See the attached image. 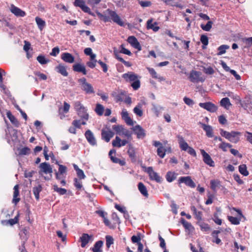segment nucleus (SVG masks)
Listing matches in <instances>:
<instances>
[{
    "label": "nucleus",
    "instance_id": "f257e3e1",
    "mask_svg": "<svg viewBox=\"0 0 252 252\" xmlns=\"http://www.w3.org/2000/svg\"><path fill=\"white\" fill-rule=\"evenodd\" d=\"M79 86L80 89L87 94H91L94 93V89L93 86L87 82V79L82 77L78 80Z\"/></svg>",
    "mask_w": 252,
    "mask_h": 252
},
{
    "label": "nucleus",
    "instance_id": "f03ea898",
    "mask_svg": "<svg viewBox=\"0 0 252 252\" xmlns=\"http://www.w3.org/2000/svg\"><path fill=\"white\" fill-rule=\"evenodd\" d=\"M241 133L238 131H231L228 132L221 129V136L225 137L230 142L236 143L239 141Z\"/></svg>",
    "mask_w": 252,
    "mask_h": 252
},
{
    "label": "nucleus",
    "instance_id": "7ed1b4c3",
    "mask_svg": "<svg viewBox=\"0 0 252 252\" xmlns=\"http://www.w3.org/2000/svg\"><path fill=\"white\" fill-rule=\"evenodd\" d=\"M189 81L193 83L203 82L205 81V78L202 75V73L195 70H192L190 71L189 75Z\"/></svg>",
    "mask_w": 252,
    "mask_h": 252
},
{
    "label": "nucleus",
    "instance_id": "20e7f679",
    "mask_svg": "<svg viewBox=\"0 0 252 252\" xmlns=\"http://www.w3.org/2000/svg\"><path fill=\"white\" fill-rule=\"evenodd\" d=\"M74 108L77 111L78 115L82 119L87 120L89 118V115L87 113V109L79 101L74 103Z\"/></svg>",
    "mask_w": 252,
    "mask_h": 252
},
{
    "label": "nucleus",
    "instance_id": "39448f33",
    "mask_svg": "<svg viewBox=\"0 0 252 252\" xmlns=\"http://www.w3.org/2000/svg\"><path fill=\"white\" fill-rule=\"evenodd\" d=\"M39 167L40 168L39 174L40 175H42L43 173L46 174H50V177H44L45 180H50L52 177L51 173L53 172L52 168L50 164L46 162H42L39 164Z\"/></svg>",
    "mask_w": 252,
    "mask_h": 252
},
{
    "label": "nucleus",
    "instance_id": "423d86ee",
    "mask_svg": "<svg viewBox=\"0 0 252 252\" xmlns=\"http://www.w3.org/2000/svg\"><path fill=\"white\" fill-rule=\"evenodd\" d=\"M106 12L107 14L110 16L111 20H112L114 23H116L120 26H123L124 25V22L121 20L120 16L115 11L107 9L106 10Z\"/></svg>",
    "mask_w": 252,
    "mask_h": 252
},
{
    "label": "nucleus",
    "instance_id": "0eeeda50",
    "mask_svg": "<svg viewBox=\"0 0 252 252\" xmlns=\"http://www.w3.org/2000/svg\"><path fill=\"white\" fill-rule=\"evenodd\" d=\"M145 168V171L149 174L150 178L152 180H155L157 182L160 183L162 181V178L158 174L155 172L152 167H148Z\"/></svg>",
    "mask_w": 252,
    "mask_h": 252
},
{
    "label": "nucleus",
    "instance_id": "6e6552de",
    "mask_svg": "<svg viewBox=\"0 0 252 252\" xmlns=\"http://www.w3.org/2000/svg\"><path fill=\"white\" fill-rule=\"evenodd\" d=\"M74 6L80 7L84 12L89 13L90 15H94L93 13L91 11L90 8L86 5L84 0H75L74 2Z\"/></svg>",
    "mask_w": 252,
    "mask_h": 252
},
{
    "label": "nucleus",
    "instance_id": "1a4fd4ad",
    "mask_svg": "<svg viewBox=\"0 0 252 252\" xmlns=\"http://www.w3.org/2000/svg\"><path fill=\"white\" fill-rule=\"evenodd\" d=\"M138 139H143L146 136L145 130L140 126L136 125L132 128Z\"/></svg>",
    "mask_w": 252,
    "mask_h": 252
},
{
    "label": "nucleus",
    "instance_id": "9d476101",
    "mask_svg": "<svg viewBox=\"0 0 252 252\" xmlns=\"http://www.w3.org/2000/svg\"><path fill=\"white\" fill-rule=\"evenodd\" d=\"M126 95V92L122 90L118 91L117 92L114 91L111 94V95L114 97L116 102L122 101Z\"/></svg>",
    "mask_w": 252,
    "mask_h": 252
},
{
    "label": "nucleus",
    "instance_id": "9b49d317",
    "mask_svg": "<svg viewBox=\"0 0 252 252\" xmlns=\"http://www.w3.org/2000/svg\"><path fill=\"white\" fill-rule=\"evenodd\" d=\"M200 152L203 158L204 162L210 166H214V162L212 160L211 157L204 150H200Z\"/></svg>",
    "mask_w": 252,
    "mask_h": 252
},
{
    "label": "nucleus",
    "instance_id": "f8f14e48",
    "mask_svg": "<svg viewBox=\"0 0 252 252\" xmlns=\"http://www.w3.org/2000/svg\"><path fill=\"white\" fill-rule=\"evenodd\" d=\"M85 136L90 145L94 146L96 144V141L94 136L90 130L88 129L85 132Z\"/></svg>",
    "mask_w": 252,
    "mask_h": 252
},
{
    "label": "nucleus",
    "instance_id": "ddd939ff",
    "mask_svg": "<svg viewBox=\"0 0 252 252\" xmlns=\"http://www.w3.org/2000/svg\"><path fill=\"white\" fill-rule=\"evenodd\" d=\"M179 183H185L187 186H189L191 188H194L195 184L194 182L191 180L190 177H181L179 180Z\"/></svg>",
    "mask_w": 252,
    "mask_h": 252
},
{
    "label": "nucleus",
    "instance_id": "4468645a",
    "mask_svg": "<svg viewBox=\"0 0 252 252\" xmlns=\"http://www.w3.org/2000/svg\"><path fill=\"white\" fill-rule=\"evenodd\" d=\"M114 135V133L110 130H101V137L102 139L105 140L106 142H108L110 139L113 137Z\"/></svg>",
    "mask_w": 252,
    "mask_h": 252
},
{
    "label": "nucleus",
    "instance_id": "2eb2a0df",
    "mask_svg": "<svg viewBox=\"0 0 252 252\" xmlns=\"http://www.w3.org/2000/svg\"><path fill=\"white\" fill-rule=\"evenodd\" d=\"M122 77L126 82H133L136 79H138V75L132 72H128L127 73L123 74L122 75Z\"/></svg>",
    "mask_w": 252,
    "mask_h": 252
},
{
    "label": "nucleus",
    "instance_id": "dca6fc26",
    "mask_svg": "<svg viewBox=\"0 0 252 252\" xmlns=\"http://www.w3.org/2000/svg\"><path fill=\"white\" fill-rule=\"evenodd\" d=\"M121 116L122 119L125 121L127 125L129 126L133 125V122L132 120L129 116L127 111L125 109H123L122 110Z\"/></svg>",
    "mask_w": 252,
    "mask_h": 252
},
{
    "label": "nucleus",
    "instance_id": "f3484780",
    "mask_svg": "<svg viewBox=\"0 0 252 252\" xmlns=\"http://www.w3.org/2000/svg\"><path fill=\"white\" fill-rule=\"evenodd\" d=\"M199 105L201 107L211 112H214L217 109V107L211 102L200 103Z\"/></svg>",
    "mask_w": 252,
    "mask_h": 252
},
{
    "label": "nucleus",
    "instance_id": "a211bd4d",
    "mask_svg": "<svg viewBox=\"0 0 252 252\" xmlns=\"http://www.w3.org/2000/svg\"><path fill=\"white\" fill-rule=\"evenodd\" d=\"M10 11L15 15L17 17H24L26 15V13L22 10L19 8L15 6L13 4H11L10 6Z\"/></svg>",
    "mask_w": 252,
    "mask_h": 252
},
{
    "label": "nucleus",
    "instance_id": "6ab92c4d",
    "mask_svg": "<svg viewBox=\"0 0 252 252\" xmlns=\"http://www.w3.org/2000/svg\"><path fill=\"white\" fill-rule=\"evenodd\" d=\"M128 42L131 45L132 47L139 51L141 50V46L138 41L137 39L133 36H129L127 38Z\"/></svg>",
    "mask_w": 252,
    "mask_h": 252
},
{
    "label": "nucleus",
    "instance_id": "aec40b11",
    "mask_svg": "<svg viewBox=\"0 0 252 252\" xmlns=\"http://www.w3.org/2000/svg\"><path fill=\"white\" fill-rule=\"evenodd\" d=\"M198 125L201 126L203 130L206 132V135L208 137H212L213 136V128L211 126L201 122H199Z\"/></svg>",
    "mask_w": 252,
    "mask_h": 252
},
{
    "label": "nucleus",
    "instance_id": "412c9836",
    "mask_svg": "<svg viewBox=\"0 0 252 252\" xmlns=\"http://www.w3.org/2000/svg\"><path fill=\"white\" fill-rule=\"evenodd\" d=\"M178 141L180 148L184 151H187L189 147L188 144L185 141L183 136L181 135L177 136Z\"/></svg>",
    "mask_w": 252,
    "mask_h": 252
},
{
    "label": "nucleus",
    "instance_id": "4be33fe9",
    "mask_svg": "<svg viewBox=\"0 0 252 252\" xmlns=\"http://www.w3.org/2000/svg\"><path fill=\"white\" fill-rule=\"evenodd\" d=\"M56 164L59 165V172H56V178L57 180H60L62 179L61 175H63L66 173L67 171V168L65 166L62 164H59L58 161H56Z\"/></svg>",
    "mask_w": 252,
    "mask_h": 252
},
{
    "label": "nucleus",
    "instance_id": "5701e85b",
    "mask_svg": "<svg viewBox=\"0 0 252 252\" xmlns=\"http://www.w3.org/2000/svg\"><path fill=\"white\" fill-rule=\"evenodd\" d=\"M61 59L66 63H73L74 62V57L69 53H63L61 55Z\"/></svg>",
    "mask_w": 252,
    "mask_h": 252
},
{
    "label": "nucleus",
    "instance_id": "b1692460",
    "mask_svg": "<svg viewBox=\"0 0 252 252\" xmlns=\"http://www.w3.org/2000/svg\"><path fill=\"white\" fill-rule=\"evenodd\" d=\"M92 236L89 235L88 234L83 233L82 236L80 238V242H81V246L82 248H84L87 244L89 243L91 239Z\"/></svg>",
    "mask_w": 252,
    "mask_h": 252
},
{
    "label": "nucleus",
    "instance_id": "393cba45",
    "mask_svg": "<svg viewBox=\"0 0 252 252\" xmlns=\"http://www.w3.org/2000/svg\"><path fill=\"white\" fill-rule=\"evenodd\" d=\"M73 68L74 71L82 72L84 75L87 74V71L85 66L80 63L74 64L73 65Z\"/></svg>",
    "mask_w": 252,
    "mask_h": 252
},
{
    "label": "nucleus",
    "instance_id": "a878e982",
    "mask_svg": "<svg viewBox=\"0 0 252 252\" xmlns=\"http://www.w3.org/2000/svg\"><path fill=\"white\" fill-rule=\"evenodd\" d=\"M237 213V216L236 217H228L229 220H240L243 219H245L244 216L242 215L241 211L240 210L236 209L235 208L233 209Z\"/></svg>",
    "mask_w": 252,
    "mask_h": 252
},
{
    "label": "nucleus",
    "instance_id": "bb28decb",
    "mask_svg": "<svg viewBox=\"0 0 252 252\" xmlns=\"http://www.w3.org/2000/svg\"><path fill=\"white\" fill-rule=\"evenodd\" d=\"M19 195V186L16 185L14 187L13 199L12 200L13 203L15 204H16L20 201V198L17 197Z\"/></svg>",
    "mask_w": 252,
    "mask_h": 252
},
{
    "label": "nucleus",
    "instance_id": "cd10ccee",
    "mask_svg": "<svg viewBox=\"0 0 252 252\" xmlns=\"http://www.w3.org/2000/svg\"><path fill=\"white\" fill-rule=\"evenodd\" d=\"M147 69L149 71V73L151 75L153 78L158 79L160 81L164 80V78L162 76H159L155 70L153 68L147 67Z\"/></svg>",
    "mask_w": 252,
    "mask_h": 252
},
{
    "label": "nucleus",
    "instance_id": "c85d7f7f",
    "mask_svg": "<svg viewBox=\"0 0 252 252\" xmlns=\"http://www.w3.org/2000/svg\"><path fill=\"white\" fill-rule=\"evenodd\" d=\"M221 106L226 110H229L232 106V104L228 97H226L221 99Z\"/></svg>",
    "mask_w": 252,
    "mask_h": 252
},
{
    "label": "nucleus",
    "instance_id": "c756f323",
    "mask_svg": "<svg viewBox=\"0 0 252 252\" xmlns=\"http://www.w3.org/2000/svg\"><path fill=\"white\" fill-rule=\"evenodd\" d=\"M138 188L139 190L143 196L147 197L148 196V193L146 187L142 183L140 182L138 183Z\"/></svg>",
    "mask_w": 252,
    "mask_h": 252
},
{
    "label": "nucleus",
    "instance_id": "7c9ffc66",
    "mask_svg": "<svg viewBox=\"0 0 252 252\" xmlns=\"http://www.w3.org/2000/svg\"><path fill=\"white\" fill-rule=\"evenodd\" d=\"M177 176V174L174 172L169 171L166 173L165 178L166 180L170 183L176 179Z\"/></svg>",
    "mask_w": 252,
    "mask_h": 252
},
{
    "label": "nucleus",
    "instance_id": "2f4dec72",
    "mask_svg": "<svg viewBox=\"0 0 252 252\" xmlns=\"http://www.w3.org/2000/svg\"><path fill=\"white\" fill-rule=\"evenodd\" d=\"M42 190V186L41 185H38L32 188V191L36 200L39 199V193Z\"/></svg>",
    "mask_w": 252,
    "mask_h": 252
},
{
    "label": "nucleus",
    "instance_id": "473e14b6",
    "mask_svg": "<svg viewBox=\"0 0 252 252\" xmlns=\"http://www.w3.org/2000/svg\"><path fill=\"white\" fill-rule=\"evenodd\" d=\"M6 115L11 123L17 127L19 126V123L18 121L9 111L7 112Z\"/></svg>",
    "mask_w": 252,
    "mask_h": 252
},
{
    "label": "nucleus",
    "instance_id": "72a5a7b5",
    "mask_svg": "<svg viewBox=\"0 0 252 252\" xmlns=\"http://www.w3.org/2000/svg\"><path fill=\"white\" fill-rule=\"evenodd\" d=\"M56 69L59 73H61L63 76H67L68 75L66 67L64 66L62 64H59L56 67Z\"/></svg>",
    "mask_w": 252,
    "mask_h": 252
},
{
    "label": "nucleus",
    "instance_id": "f704fd0d",
    "mask_svg": "<svg viewBox=\"0 0 252 252\" xmlns=\"http://www.w3.org/2000/svg\"><path fill=\"white\" fill-rule=\"evenodd\" d=\"M251 104V98L249 96H246L245 97L244 100L241 102V105L245 109H247L248 108L250 107Z\"/></svg>",
    "mask_w": 252,
    "mask_h": 252
},
{
    "label": "nucleus",
    "instance_id": "c9c22d12",
    "mask_svg": "<svg viewBox=\"0 0 252 252\" xmlns=\"http://www.w3.org/2000/svg\"><path fill=\"white\" fill-rule=\"evenodd\" d=\"M35 20L38 28L40 31H42L45 26V22L38 17H36Z\"/></svg>",
    "mask_w": 252,
    "mask_h": 252
},
{
    "label": "nucleus",
    "instance_id": "e433bc0d",
    "mask_svg": "<svg viewBox=\"0 0 252 252\" xmlns=\"http://www.w3.org/2000/svg\"><path fill=\"white\" fill-rule=\"evenodd\" d=\"M142 104L141 103H138V105L133 109L134 113L139 117H141L143 114L142 110Z\"/></svg>",
    "mask_w": 252,
    "mask_h": 252
},
{
    "label": "nucleus",
    "instance_id": "4c0bfd02",
    "mask_svg": "<svg viewBox=\"0 0 252 252\" xmlns=\"http://www.w3.org/2000/svg\"><path fill=\"white\" fill-rule=\"evenodd\" d=\"M103 245L102 241H98L95 243L94 247L92 248L93 252H101V248Z\"/></svg>",
    "mask_w": 252,
    "mask_h": 252
},
{
    "label": "nucleus",
    "instance_id": "58836bf2",
    "mask_svg": "<svg viewBox=\"0 0 252 252\" xmlns=\"http://www.w3.org/2000/svg\"><path fill=\"white\" fill-rule=\"evenodd\" d=\"M184 227L189 233H192L193 231L194 228L189 221H181Z\"/></svg>",
    "mask_w": 252,
    "mask_h": 252
},
{
    "label": "nucleus",
    "instance_id": "ea45409f",
    "mask_svg": "<svg viewBox=\"0 0 252 252\" xmlns=\"http://www.w3.org/2000/svg\"><path fill=\"white\" fill-rule=\"evenodd\" d=\"M213 22L211 21H208L206 24H201V28L204 31L209 32L212 27Z\"/></svg>",
    "mask_w": 252,
    "mask_h": 252
},
{
    "label": "nucleus",
    "instance_id": "a19ab883",
    "mask_svg": "<svg viewBox=\"0 0 252 252\" xmlns=\"http://www.w3.org/2000/svg\"><path fill=\"white\" fill-rule=\"evenodd\" d=\"M239 171L241 174L245 176H247L249 174L246 164L240 165L239 166Z\"/></svg>",
    "mask_w": 252,
    "mask_h": 252
},
{
    "label": "nucleus",
    "instance_id": "79ce46f5",
    "mask_svg": "<svg viewBox=\"0 0 252 252\" xmlns=\"http://www.w3.org/2000/svg\"><path fill=\"white\" fill-rule=\"evenodd\" d=\"M115 208L121 212L122 213L124 214V217L126 219V216H128L127 211L126 210V207L124 206H122L119 204H116L115 205Z\"/></svg>",
    "mask_w": 252,
    "mask_h": 252
},
{
    "label": "nucleus",
    "instance_id": "37998d69",
    "mask_svg": "<svg viewBox=\"0 0 252 252\" xmlns=\"http://www.w3.org/2000/svg\"><path fill=\"white\" fill-rule=\"evenodd\" d=\"M147 28L152 29L154 32H157L159 29L156 23L153 24L152 21L150 20L147 21Z\"/></svg>",
    "mask_w": 252,
    "mask_h": 252
},
{
    "label": "nucleus",
    "instance_id": "c03bdc74",
    "mask_svg": "<svg viewBox=\"0 0 252 252\" xmlns=\"http://www.w3.org/2000/svg\"><path fill=\"white\" fill-rule=\"evenodd\" d=\"M211 188L215 191L220 188V182L218 180H213L211 181Z\"/></svg>",
    "mask_w": 252,
    "mask_h": 252
},
{
    "label": "nucleus",
    "instance_id": "a18cd8bd",
    "mask_svg": "<svg viewBox=\"0 0 252 252\" xmlns=\"http://www.w3.org/2000/svg\"><path fill=\"white\" fill-rule=\"evenodd\" d=\"M53 189L55 191L58 192L60 195H64L66 194L67 190L65 189L59 188L57 185L53 186Z\"/></svg>",
    "mask_w": 252,
    "mask_h": 252
},
{
    "label": "nucleus",
    "instance_id": "49530a36",
    "mask_svg": "<svg viewBox=\"0 0 252 252\" xmlns=\"http://www.w3.org/2000/svg\"><path fill=\"white\" fill-rule=\"evenodd\" d=\"M167 150L163 146L158 148L157 154L161 158H163L165 157V153Z\"/></svg>",
    "mask_w": 252,
    "mask_h": 252
},
{
    "label": "nucleus",
    "instance_id": "de8ad7c7",
    "mask_svg": "<svg viewBox=\"0 0 252 252\" xmlns=\"http://www.w3.org/2000/svg\"><path fill=\"white\" fill-rule=\"evenodd\" d=\"M197 223L202 231L207 232L210 230V228L208 224L204 223V221H197Z\"/></svg>",
    "mask_w": 252,
    "mask_h": 252
},
{
    "label": "nucleus",
    "instance_id": "09e8293b",
    "mask_svg": "<svg viewBox=\"0 0 252 252\" xmlns=\"http://www.w3.org/2000/svg\"><path fill=\"white\" fill-rule=\"evenodd\" d=\"M104 109V107L102 105L99 103L96 104L95 111L99 116L102 115Z\"/></svg>",
    "mask_w": 252,
    "mask_h": 252
},
{
    "label": "nucleus",
    "instance_id": "8fccbe9b",
    "mask_svg": "<svg viewBox=\"0 0 252 252\" xmlns=\"http://www.w3.org/2000/svg\"><path fill=\"white\" fill-rule=\"evenodd\" d=\"M124 127L122 125H113L112 129L116 131V134L121 136V132Z\"/></svg>",
    "mask_w": 252,
    "mask_h": 252
},
{
    "label": "nucleus",
    "instance_id": "3c124183",
    "mask_svg": "<svg viewBox=\"0 0 252 252\" xmlns=\"http://www.w3.org/2000/svg\"><path fill=\"white\" fill-rule=\"evenodd\" d=\"M132 133L129 130L125 128L124 127L121 132V136H124L127 139H130L131 138Z\"/></svg>",
    "mask_w": 252,
    "mask_h": 252
},
{
    "label": "nucleus",
    "instance_id": "603ef678",
    "mask_svg": "<svg viewBox=\"0 0 252 252\" xmlns=\"http://www.w3.org/2000/svg\"><path fill=\"white\" fill-rule=\"evenodd\" d=\"M37 60L41 64H45L49 61L48 60H46L45 57L42 55H39L37 57Z\"/></svg>",
    "mask_w": 252,
    "mask_h": 252
},
{
    "label": "nucleus",
    "instance_id": "864d4df0",
    "mask_svg": "<svg viewBox=\"0 0 252 252\" xmlns=\"http://www.w3.org/2000/svg\"><path fill=\"white\" fill-rule=\"evenodd\" d=\"M121 139L119 137L116 136L115 139L112 141V145L113 147L120 148L121 147Z\"/></svg>",
    "mask_w": 252,
    "mask_h": 252
},
{
    "label": "nucleus",
    "instance_id": "5fc2aeb1",
    "mask_svg": "<svg viewBox=\"0 0 252 252\" xmlns=\"http://www.w3.org/2000/svg\"><path fill=\"white\" fill-rule=\"evenodd\" d=\"M129 157L131 158L132 160H135V153L133 148H129L127 151Z\"/></svg>",
    "mask_w": 252,
    "mask_h": 252
},
{
    "label": "nucleus",
    "instance_id": "6e6d98bb",
    "mask_svg": "<svg viewBox=\"0 0 252 252\" xmlns=\"http://www.w3.org/2000/svg\"><path fill=\"white\" fill-rule=\"evenodd\" d=\"M98 15L101 18H102L104 22H109L111 20L110 17L109 15L107 14L106 11L105 12V14L98 13Z\"/></svg>",
    "mask_w": 252,
    "mask_h": 252
},
{
    "label": "nucleus",
    "instance_id": "4d7b16f0",
    "mask_svg": "<svg viewBox=\"0 0 252 252\" xmlns=\"http://www.w3.org/2000/svg\"><path fill=\"white\" fill-rule=\"evenodd\" d=\"M74 185L77 189H80L82 188V182L80 181V179L74 178Z\"/></svg>",
    "mask_w": 252,
    "mask_h": 252
},
{
    "label": "nucleus",
    "instance_id": "13d9d810",
    "mask_svg": "<svg viewBox=\"0 0 252 252\" xmlns=\"http://www.w3.org/2000/svg\"><path fill=\"white\" fill-rule=\"evenodd\" d=\"M114 243V239L112 237L109 235L106 236V245L107 248H109L110 246Z\"/></svg>",
    "mask_w": 252,
    "mask_h": 252
},
{
    "label": "nucleus",
    "instance_id": "bf43d9fd",
    "mask_svg": "<svg viewBox=\"0 0 252 252\" xmlns=\"http://www.w3.org/2000/svg\"><path fill=\"white\" fill-rule=\"evenodd\" d=\"M120 48H121V50L120 51V53H123V54L128 55V56H130L131 55V52L129 50L126 49L123 44L121 45Z\"/></svg>",
    "mask_w": 252,
    "mask_h": 252
},
{
    "label": "nucleus",
    "instance_id": "052dcab7",
    "mask_svg": "<svg viewBox=\"0 0 252 252\" xmlns=\"http://www.w3.org/2000/svg\"><path fill=\"white\" fill-rule=\"evenodd\" d=\"M30 153V149L28 147H24L19 151V154L21 155H29Z\"/></svg>",
    "mask_w": 252,
    "mask_h": 252
},
{
    "label": "nucleus",
    "instance_id": "680f3d73",
    "mask_svg": "<svg viewBox=\"0 0 252 252\" xmlns=\"http://www.w3.org/2000/svg\"><path fill=\"white\" fill-rule=\"evenodd\" d=\"M191 210L196 216V219L197 220L201 219V213L200 212H197L196 208L194 206L191 207Z\"/></svg>",
    "mask_w": 252,
    "mask_h": 252
},
{
    "label": "nucleus",
    "instance_id": "e2e57ef3",
    "mask_svg": "<svg viewBox=\"0 0 252 252\" xmlns=\"http://www.w3.org/2000/svg\"><path fill=\"white\" fill-rule=\"evenodd\" d=\"M105 225L110 229H115L117 226L116 223L114 221H104Z\"/></svg>",
    "mask_w": 252,
    "mask_h": 252
},
{
    "label": "nucleus",
    "instance_id": "0e129e2a",
    "mask_svg": "<svg viewBox=\"0 0 252 252\" xmlns=\"http://www.w3.org/2000/svg\"><path fill=\"white\" fill-rule=\"evenodd\" d=\"M131 86L133 88V89L135 90H136L138 88H139L140 86V83L138 79L133 81V82L131 84Z\"/></svg>",
    "mask_w": 252,
    "mask_h": 252
},
{
    "label": "nucleus",
    "instance_id": "69168bd1",
    "mask_svg": "<svg viewBox=\"0 0 252 252\" xmlns=\"http://www.w3.org/2000/svg\"><path fill=\"white\" fill-rule=\"evenodd\" d=\"M98 61L97 60H90L89 61H88L87 63V65L89 66V67L91 68H94L96 66V63Z\"/></svg>",
    "mask_w": 252,
    "mask_h": 252
},
{
    "label": "nucleus",
    "instance_id": "338daca9",
    "mask_svg": "<svg viewBox=\"0 0 252 252\" xmlns=\"http://www.w3.org/2000/svg\"><path fill=\"white\" fill-rule=\"evenodd\" d=\"M200 41L204 46H206L208 44V38L206 35H202L200 37Z\"/></svg>",
    "mask_w": 252,
    "mask_h": 252
},
{
    "label": "nucleus",
    "instance_id": "774afa93",
    "mask_svg": "<svg viewBox=\"0 0 252 252\" xmlns=\"http://www.w3.org/2000/svg\"><path fill=\"white\" fill-rule=\"evenodd\" d=\"M203 72L207 74H212L214 73V69L211 67H207L203 68Z\"/></svg>",
    "mask_w": 252,
    "mask_h": 252
}]
</instances>
